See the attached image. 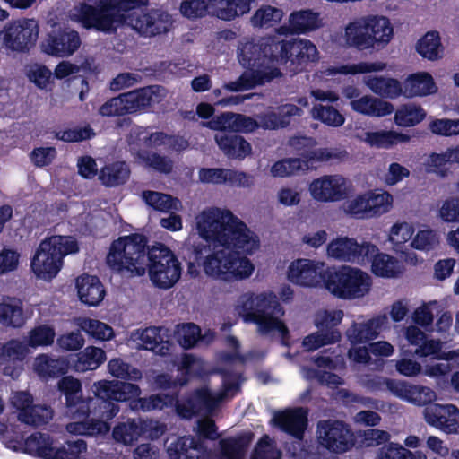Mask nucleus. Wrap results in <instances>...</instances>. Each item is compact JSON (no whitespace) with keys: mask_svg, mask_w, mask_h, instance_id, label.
Returning <instances> with one entry per match:
<instances>
[{"mask_svg":"<svg viewBox=\"0 0 459 459\" xmlns=\"http://www.w3.org/2000/svg\"><path fill=\"white\" fill-rule=\"evenodd\" d=\"M371 286L370 276L359 268L329 267L326 272L325 289L338 299L351 300L362 298L369 292Z\"/></svg>","mask_w":459,"mask_h":459,"instance_id":"nucleus-10","label":"nucleus"},{"mask_svg":"<svg viewBox=\"0 0 459 459\" xmlns=\"http://www.w3.org/2000/svg\"><path fill=\"white\" fill-rule=\"evenodd\" d=\"M163 328L160 326H150L145 328L140 335L144 348L158 355L166 356L170 353L173 342L164 339L161 334Z\"/></svg>","mask_w":459,"mask_h":459,"instance_id":"nucleus-33","label":"nucleus"},{"mask_svg":"<svg viewBox=\"0 0 459 459\" xmlns=\"http://www.w3.org/2000/svg\"><path fill=\"white\" fill-rule=\"evenodd\" d=\"M438 216L445 222H459V197L446 198L438 210Z\"/></svg>","mask_w":459,"mask_h":459,"instance_id":"nucleus-64","label":"nucleus"},{"mask_svg":"<svg viewBox=\"0 0 459 459\" xmlns=\"http://www.w3.org/2000/svg\"><path fill=\"white\" fill-rule=\"evenodd\" d=\"M289 25L291 32L295 34L316 30L321 26L319 13L310 9L295 11L290 15Z\"/></svg>","mask_w":459,"mask_h":459,"instance_id":"nucleus-35","label":"nucleus"},{"mask_svg":"<svg viewBox=\"0 0 459 459\" xmlns=\"http://www.w3.org/2000/svg\"><path fill=\"white\" fill-rule=\"evenodd\" d=\"M365 140L370 146L388 149L397 143L409 142L410 136L394 131H376L367 132Z\"/></svg>","mask_w":459,"mask_h":459,"instance_id":"nucleus-41","label":"nucleus"},{"mask_svg":"<svg viewBox=\"0 0 459 459\" xmlns=\"http://www.w3.org/2000/svg\"><path fill=\"white\" fill-rule=\"evenodd\" d=\"M171 24V16L167 12L152 9L131 19L129 27L142 36L154 37L168 32Z\"/></svg>","mask_w":459,"mask_h":459,"instance_id":"nucleus-19","label":"nucleus"},{"mask_svg":"<svg viewBox=\"0 0 459 459\" xmlns=\"http://www.w3.org/2000/svg\"><path fill=\"white\" fill-rule=\"evenodd\" d=\"M79 33L69 28L52 30L42 40L40 48L43 53L56 56L68 57L81 46Z\"/></svg>","mask_w":459,"mask_h":459,"instance_id":"nucleus-17","label":"nucleus"},{"mask_svg":"<svg viewBox=\"0 0 459 459\" xmlns=\"http://www.w3.org/2000/svg\"><path fill=\"white\" fill-rule=\"evenodd\" d=\"M53 413L50 406L32 404L26 413H18V420L27 425L39 427L48 424Z\"/></svg>","mask_w":459,"mask_h":459,"instance_id":"nucleus-46","label":"nucleus"},{"mask_svg":"<svg viewBox=\"0 0 459 459\" xmlns=\"http://www.w3.org/2000/svg\"><path fill=\"white\" fill-rule=\"evenodd\" d=\"M366 196L370 218L387 212L392 205L393 196L388 192H368Z\"/></svg>","mask_w":459,"mask_h":459,"instance_id":"nucleus-55","label":"nucleus"},{"mask_svg":"<svg viewBox=\"0 0 459 459\" xmlns=\"http://www.w3.org/2000/svg\"><path fill=\"white\" fill-rule=\"evenodd\" d=\"M312 197L319 202H335L345 198V179L339 175L324 176L309 186Z\"/></svg>","mask_w":459,"mask_h":459,"instance_id":"nucleus-21","label":"nucleus"},{"mask_svg":"<svg viewBox=\"0 0 459 459\" xmlns=\"http://www.w3.org/2000/svg\"><path fill=\"white\" fill-rule=\"evenodd\" d=\"M93 388L95 401L87 411L83 409L72 416L78 420L67 424L69 433L88 437L108 433V421L120 411L118 403L127 402L141 394L138 385L118 380H100L93 384Z\"/></svg>","mask_w":459,"mask_h":459,"instance_id":"nucleus-4","label":"nucleus"},{"mask_svg":"<svg viewBox=\"0 0 459 459\" xmlns=\"http://www.w3.org/2000/svg\"><path fill=\"white\" fill-rule=\"evenodd\" d=\"M366 84L374 93L383 98L395 99L403 93L401 82L394 78L369 76Z\"/></svg>","mask_w":459,"mask_h":459,"instance_id":"nucleus-40","label":"nucleus"},{"mask_svg":"<svg viewBox=\"0 0 459 459\" xmlns=\"http://www.w3.org/2000/svg\"><path fill=\"white\" fill-rule=\"evenodd\" d=\"M214 139L221 152L230 159L243 160L251 154V144L241 135L218 133Z\"/></svg>","mask_w":459,"mask_h":459,"instance_id":"nucleus-28","label":"nucleus"},{"mask_svg":"<svg viewBox=\"0 0 459 459\" xmlns=\"http://www.w3.org/2000/svg\"><path fill=\"white\" fill-rule=\"evenodd\" d=\"M426 117L425 110L414 104L402 105L394 114V122L399 126H414L420 123Z\"/></svg>","mask_w":459,"mask_h":459,"instance_id":"nucleus-45","label":"nucleus"},{"mask_svg":"<svg viewBox=\"0 0 459 459\" xmlns=\"http://www.w3.org/2000/svg\"><path fill=\"white\" fill-rule=\"evenodd\" d=\"M239 63L247 69L226 88L234 92L255 89L282 75L277 65H284L291 74H298L319 60V52L309 39L279 40L276 37L247 41L239 49Z\"/></svg>","mask_w":459,"mask_h":459,"instance_id":"nucleus-2","label":"nucleus"},{"mask_svg":"<svg viewBox=\"0 0 459 459\" xmlns=\"http://www.w3.org/2000/svg\"><path fill=\"white\" fill-rule=\"evenodd\" d=\"M24 323L22 300L12 297L4 299L0 303V324L17 328L22 326Z\"/></svg>","mask_w":459,"mask_h":459,"instance_id":"nucleus-34","label":"nucleus"},{"mask_svg":"<svg viewBox=\"0 0 459 459\" xmlns=\"http://www.w3.org/2000/svg\"><path fill=\"white\" fill-rule=\"evenodd\" d=\"M82 331L96 340H110L114 336V331L108 325L91 318H82L80 323Z\"/></svg>","mask_w":459,"mask_h":459,"instance_id":"nucleus-52","label":"nucleus"},{"mask_svg":"<svg viewBox=\"0 0 459 459\" xmlns=\"http://www.w3.org/2000/svg\"><path fill=\"white\" fill-rule=\"evenodd\" d=\"M57 389L64 394L66 407L72 416L83 409L87 411L89 406L91 407V404L95 401V396L87 399L82 398V382L72 376L65 375L62 377L57 383Z\"/></svg>","mask_w":459,"mask_h":459,"instance_id":"nucleus-22","label":"nucleus"},{"mask_svg":"<svg viewBox=\"0 0 459 459\" xmlns=\"http://www.w3.org/2000/svg\"><path fill=\"white\" fill-rule=\"evenodd\" d=\"M351 108L360 114L371 117H384L394 112V105L380 99L364 96L351 101Z\"/></svg>","mask_w":459,"mask_h":459,"instance_id":"nucleus-31","label":"nucleus"},{"mask_svg":"<svg viewBox=\"0 0 459 459\" xmlns=\"http://www.w3.org/2000/svg\"><path fill=\"white\" fill-rule=\"evenodd\" d=\"M140 160L149 168L163 174H169L173 169V161L157 152L144 151L139 153Z\"/></svg>","mask_w":459,"mask_h":459,"instance_id":"nucleus-57","label":"nucleus"},{"mask_svg":"<svg viewBox=\"0 0 459 459\" xmlns=\"http://www.w3.org/2000/svg\"><path fill=\"white\" fill-rule=\"evenodd\" d=\"M390 20L382 15H366L350 22L344 29V40L358 51L380 49L393 39Z\"/></svg>","mask_w":459,"mask_h":459,"instance_id":"nucleus-7","label":"nucleus"},{"mask_svg":"<svg viewBox=\"0 0 459 459\" xmlns=\"http://www.w3.org/2000/svg\"><path fill=\"white\" fill-rule=\"evenodd\" d=\"M163 87L149 85L123 93L128 114L147 112L155 103L162 100Z\"/></svg>","mask_w":459,"mask_h":459,"instance_id":"nucleus-20","label":"nucleus"},{"mask_svg":"<svg viewBox=\"0 0 459 459\" xmlns=\"http://www.w3.org/2000/svg\"><path fill=\"white\" fill-rule=\"evenodd\" d=\"M124 100L123 93L110 98L100 107L98 113L107 117L128 115Z\"/></svg>","mask_w":459,"mask_h":459,"instance_id":"nucleus-60","label":"nucleus"},{"mask_svg":"<svg viewBox=\"0 0 459 459\" xmlns=\"http://www.w3.org/2000/svg\"><path fill=\"white\" fill-rule=\"evenodd\" d=\"M303 110L294 104H282L275 109L261 113L258 121L251 117L238 114L235 118V133H252L259 127L269 130L285 128L290 126L293 117H301Z\"/></svg>","mask_w":459,"mask_h":459,"instance_id":"nucleus-12","label":"nucleus"},{"mask_svg":"<svg viewBox=\"0 0 459 459\" xmlns=\"http://www.w3.org/2000/svg\"><path fill=\"white\" fill-rule=\"evenodd\" d=\"M305 162L300 158H288L276 161L271 169L274 177H288L303 170Z\"/></svg>","mask_w":459,"mask_h":459,"instance_id":"nucleus-59","label":"nucleus"},{"mask_svg":"<svg viewBox=\"0 0 459 459\" xmlns=\"http://www.w3.org/2000/svg\"><path fill=\"white\" fill-rule=\"evenodd\" d=\"M273 422L283 432L301 439L307 427V411L301 407L286 409L274 414Z\"/></svg>","mask_w":459,"mask_h":459,"instance_id":"nucleus-23","label":"nucleus"},{"mask_svg":"<svg viewBox=\"0 0 459 459\" xmlns=\"http://www.w3.org/2000/svg\"><path fill=\"white\" fill-rule=\"evenodd\" d=\"M169 459H207L209 450L204 440L193 436H183L167 449Z\"/></svg>","mask_w":459,"mask_h":459,"instance_id":"nucleus-24","label":"nucleus"},{"mask_svg":"<svg viewBox=\"0 0 459 459\" xmlns=\"http://www.w3.org/2000/svg\"><path fill=\"white\" fill-rule=\"evenodd\" d=\"M199 237L206 243H195L192 255L204 273L227 282L251 276L255 270L245 255L258 249L257 236L231 211L211 207L195 218Z\"/></svg>","mask_w":459,"mask_h":459,"instance_id":"nucleus-1","label":"nucleus"},{"mask_svg":"<svg viewBox=\"0 0 459 459\" xmlns=\"http://www.w3.org/2000/svg\"><path fill=\"white\" fill-rule=\"evenodd\" d=\"M149 0H98L96 5L85 2L76 7L78 22L86 30L104 34H115L124 26H129L131 19L138 16L135 12L147 5Z\"/></svg>","mask_w":459,"mask_h":459,"instance_id":"nucleus-5","label":"nucleus"},{"mask_svg":"<svg viewBox=\"0 0 459 459\" xmlns=\"http://www.w3.org/2000/svg\"><path fill=\"white\" fill-rule=\"evenodd\" d=\"M316 142L313 137L306 135H295L290 138L289 145L302 158L305 166L309 162L342 161L348 158L346 150L338 148H317L315 149Z\"/></svg>","mask_w":459,"mask_h":459,"instance_id":"nucleus-16","label":"nucleus"},{"mask_svg":"<svg viewBox=\"0 0 459 459\" xmlns=\"http://www.w3.org/2000/svg\"><path fill=\"white\" fill-rule=\"evenodd\" d=\"M56 337L55 329L48 325L35 326L29 332L27 343L30 347H45L54 343Z\"/></svg>","mask_w":459,"mask_h":459,"instance_id":"nucleus-54","label":"nucleus"},{"mask_svg":"<svg viewBox=\"0 0 459 459\" xmlns=\"http://www.w3.org/2000/svg\"><path fill=\"white\" fill-rule=\"evenodd\" d=\"M444 46L438 31L429 30L426 32L416 43V51L423 58L429 61H437L444 56Z\"/></svg>","mask_w":459,"mask_h":459,"instance_id":"nucleus-32","label":"nucleus"},{"mask_svg":"<svg viewBox=\"0 0 459 459\" xmlns=\"http://www.w3.org/2000/svg\"><path fill=\"white\" fill-rule=\"evenodd\" d=\"M241 311L244 321L257 325L262 334L277 331L281 345L290 346V331L279 318L284 315V309L273 292L249 295L242 302Z\"/></svg>","mask_w":459,"mask_h":459,"instance_id":"nucleus-6","label":"nucleus"},{"mask_svg":"<svg viewBox=\"0 0 459 459\" xmlns=\"http://www.w3.org/2000/svg\"><path fill=\"white\" fill-rule=\"evenodd\" d=\"M95 135L93 129L87 126L85 127L65 129L56 134V138L65 143H78L89 140Z\"/></svg>","mask_w":459,"mask_h":459,"instance_id":"nucleus-61","label":"nucleus"},{"mask_svg":"<svg viewBox=\"0 0 459 459\" xmlns=\"http://www.w3.org/2000/svg\"><path fill=\"white\" fill-rule=\"evenodd\" d=\"M313 117L326 126L339 127L345 122V117L334 107L327 105L315 106Z\"/></svg>","mask_w":459,"mask_h":459,"instance_id":"nucleus-56","label":"nucleus"},{"mask_svg":"<svg viewBox=\"0 0 459 459\" xmlns=\"http://www.w3.org/2000/svg\"><path fill=\"white\" fill-rule=\"evenodd\" d=\"M282 18V11L270 5L262 6L255 11L251 18L255 27H273Z\"/></svg>","mask_w":459,"mask_h":459,"instance_id":"nucleus-53","label":"nucleus"},{"mask_svg":"<svg viewBox=\"0 0 459 459\" xmlns=\"http://www.w3.org/2000/svg\"><path fill=\"white\" fill-rule=\"evenodd\" d=\"M238 114L232 112H222L214 117L207 123V126L213 130L220 131V133H235V118Z\"/></svg>","mask_w":459,"mask_h":459,"instance_id":"nucleus-63","label":"nucleus"},{"mask_svg":"<svg viewBox=\"0 0 459 459\" xmlns=\"http://www.w3.org/2000/svg\"><path fill=\"white\" fill-rule=\"evenodd\" d=\"M71 368L70 358L39 354L35 358L34 371L44 380L64 377Z\"/></svg>","mask_w":459,"mask_h":459,"instance_id":"nucleus-25","label":"nucleus"},{"mask_svg":"<svg viewBox=\"0 0 459 459\" xmlns=\"http://www.w3.org/2000/svg\"><path fill=\"white\" fill-rule=\"evenodd\" d=\"M38 37L39 24L34 19L12 21L0 31L3 46L13 53H28L35 46Z\"/></svg>","mask_w":459,"mask_h":459,"instance_id":"nucleus-13","label":"nucleus"},{"mask_svg":"<svg viewBox=\"0 0 459 459\" xmlns=\"http://www.w3.org/2000/svg\"><path fill=\"white\" fill-rule=\"evenodd\" d=\"M142 434L143 429L135 420H128L126 422L117 424L112 433L116 441L125 445H132L138 440Z\"/></svg>","mask_w":459,"mask_h":459,"instance_id":"nucleus-47","label":"nucleus"},{"mask_svg":"<svg viewBox=\"0 0 459 459\" xmlns=\"http://www.w3.org/2000/svg\"><path fill=\"white\" fill-rule=\"evenodd\" d=\"M403 94L407 97L426 96L435 92L437 87L429 73L411 74L403 83Z\"/></svg>","mask_w":459,"mask_h":459,"instance_id":"nucleus-36","label":"nucleus"},{"mask_svg":"<svg viewBox=\"0 0 459 459\" xmlns=\"http://www.w3.org/2000/svg\"><path fill=\"white\" fill-rule=\"evenodd\" d=\"M108 372L116 378L138 381L143 377L142 371L122 359H112L108 363Z\"/></svg>","mask_w":459,"mask_h":459,"instance_id":"nucleus-48","label":"nucleus"},{"mask_svg":"<svg viewBox=\"0 0 459 459\" xmlns=\"http://www.w3.org/2000/svg\"><path fill=\"white\" fill-rule=\"evenodd\" d=\"M188 383L186 377H173L168 373L160 372L152 378V384L155 388L160 390H177Z\"/></svg>","mask_w":459,"mask_h":459,"instance_id":"nucleus-62","label":"nucleus"},{"mask_svg":"<svg viewBox=\"0 0 459 459\" xmlns=\"http://www.w3.org/2000/svg\"><path fill=\"white\" fill-rule=\"evenodd\" d=\"M316 434L319 445L333 454L346 453L356 444V437L351 426L342 420H320Z\"/></svg>","mask_w":459,"mask_h":459,"instance_id":"nucleus-14","label":"nucleus"},{"mask_svg":"<svg viewBox=\"0 0 459 459\" xmlns=\"http://www.w3.org/2000/svg\"><path fill=\"white\" fill-rule=\"evenodd\" d=\"M23 452L41 459H82L87 444L82 439L66 441L56 446L49 434L36 432L29 436L22 444Z\"/></svg>","mask_w":459,"mask_h":459,"instance_id":"nucleus-11","label":"nucleus"},{"mask_svg":"<svg viewBox=\"0 0 459 459\" xmlns=\"http://www.w3.org/2000/svg\"><path fill=\"white\" fill-rule=\"evenodd\" d=\"M107 359L103 349L87 346L82 351L70 356L71 368L75 372H86L100 368Z\"/></svg>","mask_w":459,"mask_h":459,"instance_id":"nucleus-29","label":"nucleus"},{"mask_svg":"<svg viewBox=\"0 0 459 459\" xmlns=\"http://www.w3.org/2000/svg\"><path fill=\"white\" fill-rule=\"evenodd\" d=\"M252 440V434L220 440L221 456L224 459H244L246 450Z\"/></svg>","mask_w":459,"mask_h":459,"instance_id":"nucleus-37","label":"nucleus"},{"mask_svg":"<svg viewBox=\"0 0 459 459\" xmlns=\"http://www.w3.org/2000/svg\"><path fill=\"white\" fill-rule=\"evenodd\" d=\"M143 198L147 205L151 206L155 211L169 212L176 209L177 198L172 197L170 195L160 192L146 190L143 192Z\"/></svg>","mask_w":459,"mask_h":459,"instance_id":"nucleus-51","label":"nucleus"},{"mask_svg":"<svg viewBox=\"0 0 459 459\" xmlns=\"http://www.w3.org/2000/svg\"><path fill=\"white\" fill-rule=\"evenodd\" d=\"M357 248L358 242L354 238H337L328 244L327 254L337 260L354 263L358 260Z\"/></svg>","mask_w":459,"mask_h":459,"instance_id":"nucleus-39","label":"nucleus"},{"mask_svg":"<svg viewBox=\"0 0 459 459\" xmlns=\"http://www.w3.org/2000/svg\"><path fill=\"white\" fill-rule=\"evenodd\" d=\"M130 176V169L125 161H116L104 166L100 172L99 178L108 187L124 185Z\"/></svg>","mask_w":459,"mask_h":459,"instance_id":"nucleus-38","label":"nucleus"},{"mask_svg":"<svg viewBox=\"0 0 459 459\" xmlns=\"http://www.w3.org/2000/svg\"><path fill=\"white\" fill-rule=\"evenodd\" d=\"M341 337V333L331 327L307 335L302 341V346L307 351H314L325 345L338 342Z\"/></svg>","mask_w":459,"mask_h":459,"instance_id":"nucleus-42","label":"nucleus"},{"mask_svg":"<svg viewBox=\"0 0 459 459\" xmlns=\"http://www.w3.org/2000/svg\"><path fill=\"white\" fill-rule=\"evenodd\" d=\"M386 65L383 62H360L358 64L330 66L325 73L328 76L335 74H358L383 71Z\"/></svg>","mask_w":459,"mask_h":459,"instance_id":"nucleus-43","label":"nucleus"},{"mask_svg":"<svg viewBox=\"0 0 459 459\" xmlns=\"http://www.w3.org/2000/svg\"><path fill=\"white\" fill-rule=\"evenodd\" d=\"M26 351V347L22 342L18 340H10L0 348V360L13 361V363L22 362L25 358Z\"/></svg>","mask_w":459,"mask_h":459,"instance_id":"nucleus-58","label":"nucleus"},{"mask_svg":"<svg viewBox=\"0 0 459 459\" xmlns=\"http://www.w3.org/2000/svg\"><path fill=\"white\" fill-rule=\"evenodd\" d=\"M106 261L117 273L127 271L143 276L148 270L152 284L162 290L173 287L182 273L181 264L169 247L162 243L150 247L147 237L139 233L114 240Z\"/></svg>","mask_w":459,"mask_h":459,"instance_id":"nucleus-3","label":"nucleus"},{"mask_svg":"<svg viewBox=\"0 0 459 459\" xmlns=\"http://www.w3.org/2000/svg\"><path fill=\"white\" fill-rule=\"evenodd\" d=\"M76 289L81 302L89 307L98 306L106 294L98 276L82 274L76 279Z\"/></svg>","mask_w":459,"mask_h":459,"instance_id":"nucleus-26","label":"nucleus"},{"mask_svg":"<svg viewBox=\"0 0 459 459\" xmlns=\"http://www.w3.org/2000/svg\"><path fill=\"white\" fill-rule=\"evenodd\" d=\"M329 271L324 262L299 258L292 261L289 265L288 280L301 287H324L325 286L326 272Z\"/></svg>","mask_w":459,"mask_h":459,"instance_id":"nucleus-15","label":"nucleus"},{"mask_svg":"<svg viewBox=\"0 0 459 459\" xmlns=\"http://www.w3.org/2000/svg\"><path fill=\"white\" fill-rule=\"evenodd\" d=\"M135 399H137V402L140 404V408L143 411H151L154 410L160 411L173 405L176 406L177 403H178V393L155 394L143 398L137 396L135 398L129 399L128 401Z\"/></svg>","mask_w":459,"mask_h":459,"instance_id":"nucleus-44","label":"nucleus"},{"mask_svg":"<svg viewBox=\"0 0 459 459\" xmlns=\"http://www.w3.org/2000/svg\"><path fill=\"white\" fill-rule=\"evenodd\" d=\"M435 398L436 394L429 387L411 385L406 401L418 406H426L423 415L429 425L446 434H459L457 406L451 403H433Z\"/></svg>","mask_w":459,"mask_h":459,"instance_id":"nucleus-9","label":"nucleus"},{"mask_svg":"<svg viewBox=\"0 0 459 459\" xmlns=\"http://www.w3.org/2000/svg\"><path fill=\"white\" fill-rule=\"evenodd\" d=\"M372 272L375 275L380 277L393 278L400 273L398 260L387 254H380L373 260Z\"/></svg>","mask_w":459,"mask_h":459,"instance_id":"nucleus-49","label":"nucleus"},{"mask_svg":"<svg viewBox=\"0 0 459 459\" xmlns=\"http://www.w3.org/2000/svg\"><path fill=\"white\" fill-rule=\"evenodd\" d=\"M213 0H186L181 3L180 12L183 16L196 19L211 14L213 16Z\"/></svg>","mask_w":459,"mask_h":459,"instance_id":"nucleus-50","label":"nucleus"},{"mask_svg":"<svg viewBox=\"0 0 459 459\" xmlns=\"http://www.w3.org/2000/svg\"><path fill=\"white\" fill-rule=\"evenodd\" d=\"M253 0H213V16L230 22L249 13Z\"/></svg>","mask_w":459,"mask_h":459,"instance_id":"nucleus-30","label":"nucleus"},{"mask_svg":"<svg viewBox=\"0 0 459 459\" xmlns=\"http://www.w3.org/2000/svg\"><path fill=\"white\" fill-rule=\"evenodd\" d=\"M386 321L385 316H377L362 323H353L346 335L352 345L366 343L376 339Z\"/></svg>","mask_w":459,"mask_h":459,"instance_id":"nucleus-27","label":"nucleus"},{"mask_svg":"<svg viewBox=\"0 0 459 459\" xmlns=\"http://www.w3.org/2000/svg\"><path fill=\"white\" fill-rule=\"evenodd\" d=\"M79 251L78 243L71 237L54 235L43 239L30 261V268L37 278L50 281L60 272L64 258Z\"/></svg>","mask_w":459,"mask_h":459,"instance_id":"nucleus-8","label":"nucleus"},{"mask_svg":"<svg viewBox=\"0 0 459 459\" xmlns=\"http://www.w3.org/2000/svg\"><path fill=\"white\" fill-rule=\"evenodd\" d=\"M221 403L216 394L207 387H200L192 391L187 397L176 405L177 413L184 419H191L202 411L211 412Z\"/></svg>","mask_w":459,"mask_h":459,"instance_id":"nucleus-18","label":"nucleus"}]
</instances>
